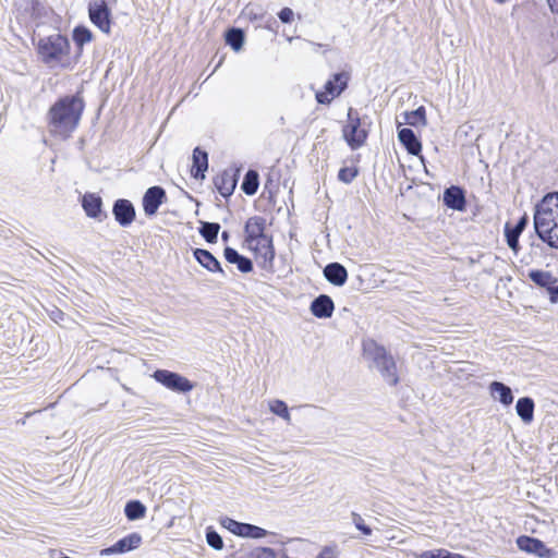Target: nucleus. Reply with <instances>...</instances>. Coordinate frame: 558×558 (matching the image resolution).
I'll return each mask as SVG.
<instances>
[{"mask_svg": "<svg viewBox=\"0 0 558 558\" xmlns=\"http://www.w3.org/2000/svg\"><path fill=\"white\" fill-rule=\"evenodd\" d=\"M520 233L518 231H514L512 228H511V225L510 223H506L505 226V236H506V241H507V244L508 246L514 252V253H518L519 250H520V244H519V238H520Z\"/></svg>", "mask_w": 558, "mask_h": 558, "instance_id": "f704fd0d", "label": "nucleus"}, {"mask_svg": "<svg viewBox=\"0 0 558 558\" xmlns=\"http://www.w3.org/2000/svg\"><path fill=\"white\" fill-rule=\"evenodd\" d=\"M142 542V537L138 533H132L126 535L125 537L119 539L112 546L104 548L100 551L101 556H109L113 554H123L130 550H133L140 546Z\"/></svg>", "mask_w": 558, "mask_h": 558, "instance_id": "f3484780", "label": "nucleus"}, {"mask_svg": "<svg viewBox=\"0 0 558 558\" xmlns=\"http://www.w3.org/2000/svg\"><path fill=\"white\" fill-rule=\"evenodd\" d=\"M82 207L88 217L101 220L102 199L99 195L85 193L82 198Z\"/></svg>", "mask_w": 558, "mask_h": 558, "instance_id": "4be33fe9", "label": "nucleus"}, {"mask_svg": "<svg viewBox=\"0 0 558 558\" xmlns=\"http://www.w3.org/2000/svg\"><path fill=\"white\" fill-rule=\"evenodd\" d=\"M89 19L101 32L109 34L111 27V13L105 0H97L89 3Z\"/></svg>", "mask_w": 558, "mask_h": 558, "instance_id": "9d476101", "label": "nucleus"}, {"mask_svg": "<svg viewBox=\"0 0 558 558\" xmlns=\"http://www.w3.org/2000/svg\"><path fill=\"white\" fill-rule=\"evenodd\" d=\"M451 553L447 549L426 550L421 555V558H450Z\"/></svg>", "mask_w": 558, "mask_h": 558, "instance_id": "79ce46f5", "label": "nucleus"}, {"mask_svg": "<svg viewBox=\"0 0 558 558\" xmlns=\"http://www.w3.org/2000/svg\"><path fill=\"white\" fill-rule=\"evenodd\" d=\"M84 101L77 95L58 99L48 111V126L53 135L68 138L77 128Z\"/></svg>", "mask_w": 558, "mask_h": 558, "instance_id": "f257e3e1", "label": "nucleus"}, {"mask_svg": "<svg viewBox=\"0 0 558 558\" xmlns=\"http://www.w3.org/2000/svg\"><path fill=\"white\" fill-rule=\"evenodd\" d=\"M398 138L410 155L417 156L422 150V144L413 130L403 128L398 130Z\"/></svg>", "mask_w": 558, "mask_h": 558, "instance_id": "aec40b11", "label": "nucleus"}, {"mask_svg": "<svg viewBox=\"0 0 558 558\" xmlns=\"http://www.w3.org/2000/svg\"><path fill=\"white\" fill-rule=\"evenodd\" d=\"M293 16H294V13H293L292 9H290V8H283L278 13V17L280 19V21L282 23H290V22H292Z\"/></svg>", "mask_w": 558, "mask_h": 558, "instance_id": "37998d69", "label": "nucleus"}, {"mask_svg": "<svg viewBox=\"0 0 558 558\" xmlns=\"http://www.w3.org/2000/svg\"><path fill=\"white\" fill-rule=\"evenodd\" d=\"M239 170L230 168L222 171L214 179V184L221 196L229 197L233 194L238 183Z\"/></svg>", "mask_w": 558, "mask_h": 558, "instance_id": "2eb2a0df", "label": "nucleus"}, {"mask_svg": "<svg viewBox=\"0 0 558 558\" xmlns=\"http://www.w3.org/2000/svg\"><path fill=\"white\" fill-rule=\"evenodd\" d=\"M258 186H259V175H258L257 171L248 170L245 173L243 182L241 184L242 191L246 195L252 196L257 192Z\"/></svg>", "mask_w": 558, "mask_h": 558, "instance_id": "c85d7f7f", "label": "nucleus"}, {"mask_svg": "<svg viewBox=\"0 0 558 558\" xmlns=\"http://www.w3.org/2000/svg\"><path fill=\"white\" fill-rule=\"evenodd\" d=\"M310 310L317 318H329L332 316L335 304L329 295L320 294L312 301Z\"/></svg>", "mask_w": 558, "mask_h": 558, "instance_id": "6ab92c4d", "label": "nucleus"}, {"mask_svg": "<svg viewBox=\"0 0 558 558\" xmlns=\"http://www.w3.org/2000/svg\"><path fill=\"white\" fill-rule=\"evenodd\" d=\"M363 350L365 356L372 362L371 366L380 373L388 385L396 386L399 383V376L392 355L383 345L377 344L373 340L365 341Z\"/></svg>", "mask_w": 558, "mask_h": 558, "instance_id": "7ed1b4c3", "label": "nucleus"}, {"mask_svg": "<svg viewBox=\"0 0 558 558\" xmlns=\"http://www.w3.org/2000/svg\"><path fill=\"white\" fill-rule=\"evenodd\" d=\"M243 12L252 21L263 20L264 15H265V12L263 11V9L256 4H247Z\"/></svg>", "mask_w": 558, "mask_h": 558, "instance_id": "ea45409f", "label": "nucleus"}, {"mask_svg": "<svg viewBox=\"0 0 558 558\" xmlns=\"http://www.w3.org/2000/svg\"><path fill=\"white\" fill-rule=\"evenodd\" d=\"M488 388L493 399L498 400L505 407H508L513 402L512 390L506 384L501 381H492Z\"/></svg>", "mask_w": 558, "mask_h": 558, "instance_id": "b1692460", "label": "nucleus"}, {"mask_svg": "<svg viewBox=\"0 0 558 558\" xmlns=\"http://www.w3.org/2000/svg\"><path fill=\"white\" fill-rule=\"evenodd\" d=\"M534 401L530 397H522L517 401L515 411L524 423H531L534 418Z\"/></svg>", "mask_w": 558, "mask_h": 558, "instance_id": "bb28decb", "label": "nucleus"}, {"mask_svg": "<svg viewBox=\"0 0 558 558\" xmlns=\"http://www.w3.org/2000/svg\"><path fill=\"white\" fill-rule=\"evenodd\" d=\"M193 255L195 259L207 270L211 272L223 274L219 260L209 251L203 248H195L193 251Z\"/></svg>", "mask_w": 558, "mask_h": 558, "instance_id": "393cba45", "label": "nucleus"}, {"mask_svg": "<svg viewBox=\"0 0 558 558\" xmlns=\"http://www.w3.org/2000/svg\"><path fill=\"white\" fill-rule=\"evenodd\" d=\"M153 377L156 381L175 392L184 393L193 389V384L187 378L174 372L157 369L154 372Z\"/></svg>", "mask_w": 558, "mask_h": 558, "instance_id": "6e6552de", "label": "nucleus"}, {"mask_svg": "<svg viewBox=\"0 0 558 558\" xmlns=\"http://www.w3.org/2000/svg\"><path fill=\"white\" fill-rule=\"evenodd\" d=\"M403 123L409 124L411 126L426 125V111L423 106L418 107L413 111H405L402 113Z\"/></svg>", "mask_w": 558, "mask_h": 558, "instance_id": "cd10ccee", "label": "nucleus"}, {"mask_svg": "<svg viewBox=\"0 0 558 558\" xmlns=\"http://www.w3.org/2000/svg\"><path fill=\"white\" fill-rule=\"evenodd\" d=\"M339 549L337 545H328L325 546L320 553L316 556V558H338Z\"/></svg>", "mask_w": 558, "mask_h": 558, "instance_id": "a19ab883", "label": "nucleus"}, {"mask_svg": "<svg viewBox=\"0 0 558 558\" xmlns=\"http://www.w3.org/2000/svg\"><path fill=\"white\" fill-rule=\"evenodd\" d=\"M221 238L225 242H227L229 240V233L227 231H223Z\"/></svg>", "mask_w": 558, "mask_h": 558, "instance_id": "49530a36", "label": "nucleus"}, {"mask_svg": "<svg viewBox=\"0 0 558 558\" xmlns=\"http://www.w3.org/2000/svg\"><path fill=\"white\" fill-rule=\"evenodd\" d=\"M92 38V32L85 26H76L73 31V40L80 48H82L84 44L89 43Z\"/></svg>", "mask_w": 558, "mask_h": 558, "instance_id": "72a5a7b5", "label": "nucleus"}, {"mask_svg": "<svg viewBox=\"0 0 558 558\" xmlns=\"http://www.w3.org/2000/svg\"><path fill=\"white\" fill-rule=\"evenodd\" d=\"M342 134L351 149L362 147L367 140L368 129L366 122L359 117V113L353 108L348 110V119L342 129Z\"/></svg>", "mask_w": 558, "mask_h": 558, "instance_id": "39448f33", "label": "nucleus"}, {"mask_svg": "<svg viewBox=\"0 0 558 558\" xmlns=\"http://www.w3.org/2000/svg\"><path fill=\"white\" fill-rule=\"evenodd\" d=\"M359 175V170L355 167H343L338 172V180L350 184Z\"/></svg>", "mask_w": 558, "mask_h": 558, "instance_id": "c9c22d12", "label": "nucleus"}, {"mask_svg": "<svg viewBox=\"0 0 558 558\" xmlns=\"http://www.w3.org/2000/svg\"><path fill=\"white\" fill-rule=\"evenodd\" d=\"M529 278L536 286L545 288L548 291L551 303H556L558 301V279L554 277L551 272L533 269L530 270Z\"/></svg>", "mask_w": 558, "mask_h": 558, "instance_id": "f8f14e48", "label": "nucleus"}, {"mask_svg": "<svg viewBox=\"0 0 558 558\" xmlns=\"http://www.w3.org/2000/svg\"><path fill=\"white\" fill-rule=\"evenodd\" d=\"M352 523L365 536L372 535V529L365 524L364 519L357 512L351 513Z\"/></svg>", "mask_w": 558, "mask_h": 558, "instance_id": "58836bf2", "label": "nucleus"}, {"mask_svg": "<svg viewBox=\"0 0 558 558\" xmlns=\"http://www.w3.org/2000/svg\"><path fill=\"white\" fill-rule=\"evenodd\" d=\"M124 513L130 521H135L145 517L146 507L138 500H131L126 502Z\"/></svg>", "mask_w": 558, "mask_h": 558, "instance_id": "7c9ffc66", "label": "nucleus"}, {"mask_svg": "<svg viewBox=\"0 0 558 558\" xmlns=\"http://www.w3.org/2000/svg\"><path fill=\"white\" fill-rule=\"evenodd\" d=\"M223 256L228 263L236 265L238 269L243 274L253 270V262L232 247L227 246L223 251Z\"/></svg>", "mask_w": 558, "mask_h": 558, "instance_id": "5701e85b", "label": "nucleus"}, {"mask_svg": "<svg viewBox=\"0 0 558 558\" xmlns=\"http://www.w3.org/2000/svg\"><path fill=\"white\" fill-rule=\"evenodd\" d=\"M208 168V155L205 150H202L199 147H196L193 150V167H192V175L195 179H204L205 171Z\"/></svg>", "mask_w": 558, "mask_h": 558, "instance_id": "a878e982", "label": "nucleus"}, {"mask_svg": "<svg viewBox=\"0 0 558 558\" xmlns=\"http://www.w3.org/2000/svg\"><path fill=\"white\" fill-rule=\"evenodd\" d=\"M206 541L207 544L214 549H221L223 547L222 537L211 527L206 530Z\"/></svg>", "mask_w": 558, "mask_h": 558, "instance_id": "e433bc0d", "label": "nucleus"}, {"mask_svg": "<svg viewBox=\"0 0 558 558\" xmlns=\"http://www.w3.org/2000/svg\"><path fill=\"white\" fill-rule=\"evenodd\" d=\"M547 3L550 11L558 14V0H547Z\"/></svg>", "mask_w": 558, "mask_h": 558, "instance_id": "a18cd8bd", "label": "nucleus"}, {"mask_svg": "<svg viewBox=\"0 0 558 558\" xmlns=\"http://www.w3.org/2000/svg\"><path fill=\"white\" fill-rule=\"evenodd\" d=\"M240 558H276L275 550L268 547L256 548Z\"/></svg>", "mask_w": 558, "mask_h": 558, "instance_id": "4c0bfd02", "label": "nucleus"}, {"mask_svg": "<svg viewBox=\"0 0 558 558\" xmlns=\"http://www.w3.org/2000/svg\"><path fill=\"white\" fill-rule=\"evenodd\" d=\"M221 525L229 530L231 533L238 535V536H241V537H248V538H262V537H265L266 535H268V531H266L265 529L260 527V526H257V525H253V524H250V523H243V522H239V521H235L231 518H223L221 519Z\"/></svg>", "mask_w": 558, "mask_h": 558, "instance_id": "1a4fd4ad", "label": "nucleus"}, {"mask_svg": "<svg viewBox=\"0 0 558 558\" xmlns=\"http://www.w3.org/2000/svg\"><path fill=\"white\" fill-rule=\"evenodd\" d=\"M265 227L266 221L263 217L254 216L248 218L244 227L246 244L250 245L262 241V239L270 238L265 233Z\"/></svg>", "mask_w": 558, "mask_h": 558, "instance_id": "dca6fc26", "label": "nucleus"}, {"mask_svg": "<svg viewBox=\"0 0 558 558\" xmlns=\"http://www.w3.org/2000/svg\"><path fill=\"white\" fill-rule=\"evenodd\" d=\"M308 43H310L313 47H315V48H320V47H323V46H324V45H322V44L314 43V41H308Z\"/></svg>", "mask_w": 558, "mask_h": 558, "instance_id": "de8ad7c7", "label": "nucleus"}, {"mask_svg": "<svg viewBox=\"0 0 558 558\" xmlns=\"http://www.w3.org/2000/svg\"><path fill=\"white\" fill-rule=\"evenodd\" d=\"M112 215L116 221L125 228L135 220L136 211L131 201L119 198L112 205Z\"/></svg>", "mask_w": 558, "mask_h": 558, "instance_id": "4468645a", "label": "nucleus"}, {"mask_svg": "<svg viewBox=\"0 0 558 558\" xmlns=\"http://www.w3.org/2000/svg\"><path fill=\"white\" fill-rule=\"evenodd\" d=\"M219 230L220 225L217 222H202L199 233L208 243H216Z\"/></svg>", "mask_w": 558, "mask_h": 558, "instance_id": "2f4dec72", "label": "nucleus"}, {"mask_svg": "<svg viewBox=\"0 0 558 558\" xmlns=\"http://www.w3.org/2000/svg\"><path fill=\"white\" fill-rule=\"evenodd\" d=\"M325 278L333 286L341 287L348 280V271L340 263H330L324 268Z\"/></svg>", "mask_w": 558, "mask_h": 558, "instance_id": "412c9836", "label": "nucleus"}, {"mask_svg": "<svg viewBox=\"0 0 558 558\" xmlns=\"http://www.w3.org/2000/svg\"><path fill=\"white\" fill-rule=\"evenodd\" d=\"M167 199L166 191L159 185L150 186L143 195L142 206L146 216H155Z\"/></svg>", "mask_w": 558, "mask_h": 558, "instance_id": "9b49d317", "label": "nucleus"}, {"mask_svg": "<svg viewBox=\"0 0 558 558\" xmlns=\"http://www.w3.org/2000/svg\"><path fill=\"white\" fill-rule=\"evenodd\" d=\"M533 222L537 236L558 250V193H548L536 204Z\"/></svg>", "mask_w": 558, "mask_h": 558, "instance_id": "f03ea898", "label": "nucleus"}, {"mask_svg": "<svg viewBox=\"0 0 558 558\" xmlns=\"http://www.w3.org/2000/svg\"><path fill=\"white\" fill-rule=\"evenodd\" d=\"M442 201L444 204L450 209L458 211L465 209V192L460 186L451 185L450 187H447L444 192Z\"/></svg>", "mask_w": 558, "mask_h": 558, "instance_id": "a211bd4d", "label": "nucleus"}, {"mask_svg": "<svg viewBox=\"0 0 558 558\" xmlns=\"http://www.w3.org/2000/svg\"><path fill=\"white\" fill-rule=\"evenodd\" d=\"M225 38L227 45H229L234 51H239L244 44L245 35L241 28L232 27L227 31Z\"/></svg>", "mask_w": 558, "mask_h": 558, "instance_id": "c756f323", "label": "nucleus"}, {"mask_svg": "<svg viewBox=\"0 0 558 558\" xmlns=\"http://www.w3.org/2000/svg\"><path fill=\"white\" fill-rule=\"evenodd\" d=\"M527 222H529V219L527 217L524 215L523 217H521L519 219V221L515 223V226H511V228L514 230V231H518L520 234L523 232V230L526 228L527 226Z\"/></svg>", "mask_w": 558, "mask_h": 558, "instance_id": "c03bdc74", "label": "nucleus"}, {"mask_svg": "<svg viewBox=\"0 0 558 558\" xmlns=\"http://www.w3.org/2000/svg\"><path fill=\"white\" fill-rule=\"evenodd\" d=\"M517 545L522 551L535 555L538 558H553L554 556V551L538 538L522 535L517 538Z\"/></svg>", "mask_w": 558, "mask_h": 558, "instance_id": "ddd939ff", "label": "nucleus"}, {"mask_svg": "<svg viewBox=\"0 0 558 558\" xmlns=\"http://www.w3.org/2000/svg\"><path fill=\"white\" fill-rule=\"evenodd\" d=\"M350 74L348 72L335 73L325 84L324 92H317L315 97L318 104L329 105L331 100L338 97L348 87Z\"/></svg>", "mask_w": 558, "mask_h": 558, "instance_id": "0eeeda50", "label": "nucleus"}, {"mask_svg": "<svg viewBox=\"0 0 558 558\" xmlns=\"http://www.w3.org/2000/svg\"><path fill=\"white\" fill-rule=\"evenodd\" d=\"M269 410L277 416L283 418L287 423L291 422V415L288 405L282 400H272L269 402Z\"/></svg>", "mask_w": 558, "mask_h": 558, "instance_id": "473e14b6", "label": "nucleus"}, {"mask_svg": "<svg viewBox=\"0 0 558 558\" xmlns=\"http://www.w3.org/2000/svg\"><path fill=\"white\" fill-rule=\"evenodd\" d=\"M37 53L40 60L50 66L60 64L70 53V41L61 34L40 38L37 44Z\"/></svg>", "mask_w": 558, "mask_h": 558, "instance_id": "20e7f679", "label": "nucleus"}, {"mask_svg": "<svg viewBox=\"0 0 558 558\" xmlns=\"http://www.w3.org/2000/svg\"><path fill=\"white\" fill-rule=\"evenodd\" d=\"M247 246L254 253L257 266L267 275H272L275 272L274 260L276 256L272 238L262 239V241Z\"/></svg>", "mask_w": 558, "mask_h": 558, "instance_id": "423d86ee", "label": "nucleus"}]
</instances>
